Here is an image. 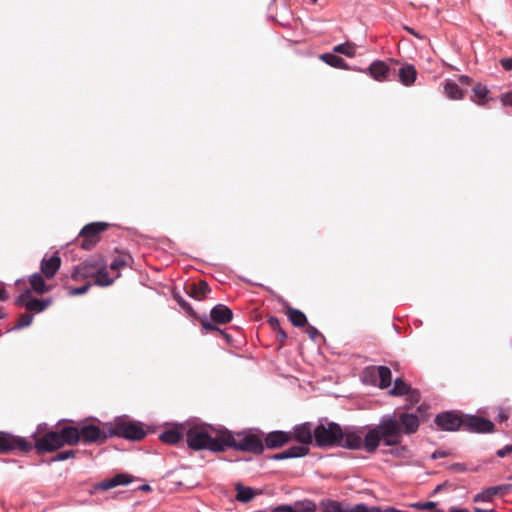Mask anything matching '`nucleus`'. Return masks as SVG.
<instances>
[{"instance_id":"1","label":"nucleus","mask_w":512,"mask_h":512,"mask_svg":"<svg viewBox=\"0 0 512 512\" xmlns=\"http://www.w3.org/2000/svg\"><path fill=\"white\" fill-rule=\"evenodd\" d=\"M314 440L318 447H342L351 450L362 448V430L342 429L335 422L320 423L314 428Z\"/></svg>"},{"instance_id":"2","label":"nucleus","mask_w":512,"mask_h":512,"mask_svg":"<svg viewBox=\"0 0 512 512\" xmlns=\"http://www.w3.org/2000/svg\"><path fill=\"white\" fill-rule=\"evenodd\" d=\"M362 448L368 453H374L383 442L386 446H396L402 442L401 427L396 417H387L378 425L369 429L366 435L362 436Z\"/></svg>"},{"instance_id":"3","label":"nucleus","mask_w":512,"mask_h":512,"mask_svg":"<svg viewBox=\"0 0 512 512\" xmlns=\"http://www.w3.org/2000/svg\"><path fill=\"white\" fill-rule=\"evenodd\" d=\"M223 429L214 430L206 426H193L186 432V442L193 450L207 449L212 452H223Z\"/></svg>"},{"instance_id":"4","label":"nucleus","mask_w":512,"mask_h":512,"mask_svg":"<svg viewBox=\"0 0 512 512\" xmlns=\"http://www.w3.org/2000/svg\"><path fill=\"white\" fill-rule=\"evenodd\" d=\"M222 444L223 451L227 448H233L253 454H261L264 451L262 439L251 432H239L233 434L232 432L223 429Z\"/></svg>"},{"instance_id":"5","label":"nucleus","mask_w":512,"mask_h":512,"mask_svg":"<svg viewBox=\"0 0 512 512\" xmlns=\"http://www.w3.org/2000/svg\"><path fill=\"white\" fill-rule=\"evenodd\" d=\"M105 427L109 429L110 437L117 436L131 441H140L146 436L143 426L127 417H118L113 422L105 423Z\"/></svg>"},{"instance_id":"6","label":"nucleus","mask_w":512,"mask_h":512,"mask_svg":"<svg viewBox=\"0 0 512 512\" xmlns=\"http://www.w3.org/2000/svg\"><path fill=\"white\" fill-rule=\"evenodd\" d=\"M109 224L106 222H92L85 225L80 233V246L84 250H91L100 240V234L107 230Z\"/></svg>"},{"instance_id":"7","label":"nucleus","mask_w":512,"mask_h":512,"mask_svg":"<svg viewBox=\"0 0 512 512\" xmlns=\"http://www.w3.org/2000/svg\"><path fill=\"white\" fill-rule=\"evenodd\" d=\"M80 429V440L85 444H103L108 438H110L109 429L103 424V428H100L94 423H82L79 424Z\"/></svg>"},{"instance_id":"8","label":"nucleus","mask_w":512,"mask_h":512,"mask_svg":"<svg viewBox=\"0 0 512 512\" xmlns=\"http://www.w3.org/2000/svg\"><path fill=\"white\" fill-rule=\"evenodd\" d=\"M34 447L38 454L53 452L62 448L61 438L58 431H49L42 436L34 435Z\"/></svg>"},{"instance_id":"9","label":"nucleus","mask_w":512,"mask_h":512,"mask_svg":"<svg viewBox=\"0 0 512 512\" xmlns=\"http://www.w3.org/2000/svg\"><path fill=\"white\" fill-rule=\"evenodd\" d=\"M33 445L23 437L0 431V453H7L13 450L28 452Z\"/></svg>"},{"instance_id":"10","label":"nucleus","mask_w":512,"mask_h":512,"mask_svg":"<svg viewBox=\"0 0 512 512\" xmlns=\"http://www.w3.org/2000/svg\"><path fill=\"white\" fill-rule=\"evenodd\" d=\"M434 422L442 430L457 431L463 429L464 415L454 411L442 412L436 416Z\"/></svg>"},{"instance_id":"11","label":"nucleus","mask_w":512,"mask_h":512,"mask_svg":"<svg viewBox=\"0 0 512 512\" xmlns=\"http://www.w3.org/2000/svg\"><path fill=\"white\" fill-rule=\"evenodd\" d=\"M494 424L488 419L474 415H464L463 430L476 433H490L494 431Z\"/></svg>"},{"instance_id":"12","label":"nucleus","mask_w":512,"mask_h":512,"mask_svg":"<svg viewBox=\"0 0 512 512\" xmlns=\"http://www.w3.org/2000/svg\"><path fill=\"white\" fill-rule=\"evenodd\" d=\"M16 304L24 306L28 311L39 313L50 306L51 299L33 298L31 292L26 290L16 299Z\"/></svg>"},{"instance_id":"13","label":"nucleus","mask_w":512,"mask_h":512,"mask_svg":"<svg viewBox=\"0 0 512 512\" xmlns=\"http://www.w3.org/2000/svg\"><path fill=\"white\" fill-rule=\"evenodd\" d=\"M96 272V261L86 260L73 268L71 279L76 282L84 281L93 278Z\"/></svg>"},{"instance_id":"14","label":"nucleus","mask_w":512,"mask_h":512,"mask_svg":"<svg viewBox=\"0 0 512 512\" xmlns=\"http://www.w3.org/2000/svg\"><path fill=\"white\" fill-rule=\"evenodd\" d=\"M512 490L511 484H502L498 486L489 487L486 490L474 496V502H491L495 496L507 495Z\"/></svg>"},{"instance_id":"15","label":"nucleus","mask_w":512,"mask_h":512,"mask_svg":"<svg viewBox=\"0 0 512 512\" xmlns=\"http://www.w3.org/2000/svg\"><path fill=\"white\" fill-rule=\"evenodd\" d=\"M314 428L310 422L297 425L293 428L291 433L292 439L301 443L304 446L311 444L314 440Z\"/></svg>"},{"instance_id":"16","label":"nucleus","mask_w":512,"mask_h":512,"mask_svg":"<svg viewBox=\"0 0 512 512\" xmlns=\"http://www.w3.org/2000/svg\"><path fill=\"white\" fill-rule=\"evenodd\" d=\"M398 420L400 427H401V435L403 434H414L420 425L419 418L416 414L413 413H406L402 412L399 413L398 417H396Z\"/></svg>"},{"instance_id":"17","label":"nucleus","mask_w":512,"mask_h":512,"mask_svg":"<svg viewBox=\"0 0 512 512\" xmlns=\"http://www.w3.org/2000/svg\"><path fill=\"white\" fill-rule=\"evenodd\" d=\"M292 440L291 433L284 431H273L265 437V445L269 449H277L283 447Z\"/></svg>"},{"instance_id":"18","label":"nucleus","mask_w":512,"mask_h":512,"mask_svg":"<svg viewBox=\"0 0 512 512\" xmlns=\"http://www.w3.org/2000/svg\"><path fill=\"white\" fill-rule=\"evenodd\" d=\"M61 266V258L57 253L51 257H44L40 264L41 274L47 279L53 278Z\"/></svg>"},{"instance_id":"19","label":"nucleus","mask_w":512,"mask_h":512,"mask_svg":"<svg viewBox=\"0 0 512 512\" xmlns=\"http://www.w3.org/2000/svg\"><path fill=\"white\" fill-rule=\"evenodd\" d=\"M59 436L61 438L62 447L64 445L74 446L77 445L80 440V429L78 426H64L60 429Z\"/></svg>"},{"instance_id":"20","label":"nucleus","mask_w":512,"mask_h":512,"mask_svg":"<svg viewBox=\"0 0 512 512\" xmlns=\"http://www.w3.org/2000/svg\"><path fill=\"white\" fill-rule=\"evenodd\" d=\"M132 481V477L129 474L120 473L112 477L111 479L103 480L97 483L94 487L102 491L112 489L119 485H127Z\"/></svg>"},{"instance_id":"21","label":"nucleus","mask_w":512,"mask_h":512,"mask_svg":"<svg viewBox=\"0 0 512 512\" xmlns=\"http://www.w3.org/2000/svg\"><path fill=\"white\" fill-rule=\"evenodd\" d=\"M370 76L376 81L383 82L389 79L390 68L384 61L376 60L368 68Z\"/></svg>"},{"instance_id":"22","label":"nucleus","mask_w":512,"mask_h":512,"mask_svg":"<svg viewBox=\"0 0 512 512\" xmlns=\"http://www.w3.org/2000/svg\"><path fill=\"white\" fill-rule=\"evenodd\" d=\"M211 319L217 324H227L231 322L233 313L230 308L223 304H218L210 312Z\"/></svg>"},{"instance_id":"23","label":"nucleus","mask_w":512,"mask_h":512,"mask_svg":"<svg viewBox=\"0 0 512 512\" xmlns=\"http://www.w3.org/2000/svg\"><path fill=\"white\" fill-rule=\"evenodd\" d=\"M97 272L94 275V284L101 287L110 286L116 278L119 277V273L114 278L109 277L108 272L104 264L96 261Z\"/></svg>"},{"instance_id":"24","label":"nucleus","mask_w":512,"mask_h":512,"mask_svg":"<svg viewBox=\"0 0 512 512\" xmlns=\"http://www.w3.org/2000/svg\"><path fill=\"white\" fill-rule=\"evenodd\" d=\"M187 294L195 300L201 301L210 292V287L205 281L191 283L186 287Z\"/></svg>"},{"instance_id":"25","label":"nucleus","mask_w":512,"mask_h":512,"mask_svg":"<svg viewBox=\"0 0 512 512\" xmlns=\"http://www.w3.org/2000/svg\"><path fill=\"white\" fill-rule=\"evenodd\" d=\"M308 453H309V448L307 446H304L302 444L295 445L281 453L275 454L273 456V459L284 460V459H289V458L303 457V456L307 455Z\"/></svg>"},{"instance_id":"26","label":"nucleus","mask_w":512,"mask_h":512,"mask_svg":"<svg viewBox=\"0 0 512 512\" xmlns=\"http://www.w3.org/2000/svg\"><path fill=\"white\" fill-rule=\"evenodd\" d=\"M399 80L405 86L412 85L417 77V70L412 64H406L399 69Z\"/></svg>"},{"instance_id":"27","label":"nucleus","mask_w":512,"mask_h":512,"mask_svg":"<svg viewBox=\"0 0 512 512\" xmlns=\"http://www.w3.org/2000/svg\"><path fill=\"white\" fill-rule=\"evenodd\" d=\"M285 314L288 317L289 321L295 326V327H304L307 323V317L306 315L293 307H287L285 310Z\"/></svg>"},{"instance_id":"28","label":"nucleus","mask_w":512,"mask_h":512,"mask_svg":"<svg viewBox=\"0 0 512 512\" xmlns=\"http://www.w3.org/2000/svg\"><path fill=\"white\" fill-rule=\"evenodd\" d=\"M29 283L32 290L37 294H44L49 292L51 289V287L45 283L43 276L39 273H34L31 275L29 278Z\"/></svg>"},{"instance_id":"29","label":"nucleus","mask_w":512,"mask_h":512,"mask_svg":"<svg viewBox=\"0 0 512 512\" xmlns=\"http://www.w3.org/2000/svg\"><path fill=\"white\" fill-rule=\"evenodd\" d=\"M322 501L323 500H321L319 503H321ZM291 506L295 512H316L318 507L322 510L320 504L317 505L314 501L310 499L296 501Z\"/></svg>"},{"instance_id":"30","label":"nucleus","mask_w":512,"mask_h":512,"mask_svg":"<svg viewBox=\"0 0 512 512\" xmlns=\"http://www.w3.org/2000/svg\"><path fill=\"white\" fill-rule=\"evenodd\" d=\"M378 374V387L386 389L391 385L392 374L391 370L386 366H377Z\"/></svg>"},{"instance_id":"31","label":"nucleus","mask_w":512,"mask_h":512,"mask_svg":"<svg viewBox=\"0 0 512 512\" xmlns=\"http://www.w3.org/2000/svg\"><path fill=\"white\" fill-rule=\"evenodd\" d=\"M320 59L326 64L338 68V69H348L347 63L341 57L333 54V53H324L320 55Z\"/></svg>"},{"instance_id":"32","label":"nucleus","mask_w":512,"mask_h":512,"mask_svg":"<svg viewBox=\"0 0 512 512\" xmlns=\"http://www.w3.org/2000/svg\"><path fill=\"white\" fill-rule=\"evenodd\" d=\"M159 439L167 444H177L182 439V434L177 429H169L159 435Z\"/></svg>"},{"instance_id":"33","label":"nucleus","mask_w":512,"mask_h":512,"mask_svg":"<svg viewBox=\"0 0 512 512\" xmlns=\"http://www.w3.org/2000/svg\"><path fill=\"white\" fill-rule=\"evenodd\" d=\"M445 94L452 100H459L463 98V91L455 82L448 81L444 86Z\"/></svg>"},{"instance_id":"34","label":"nucleus","mask_w":512,"mask_h":512,"mask_svg":"<svg viewBox=\"0 0 512 512\" xmlns=\"http://www.w3.org/2000/svg\"><path fill=\"white\" fill-rule=\"evenodd\" d=\"M236 491H237L236 499L239 502L247 503V502L251 501L255 496V492L252 488L245 487L241 484L236 485Z\"/></svg>"},{"instance_id":"35","label":"nucleus","mask_w":512,"mask_h":512,"mask_svg":"<svg viewBox=\"0 0 512 512\" xmlns=\"http://www.w3.org/2000/svg\"><path fill=\"white\" fill-rule=\"evenodd\" d=\"M411 391L410 385H408L401 378H396L394 381V387L390 391L393 396H403L409 394Z\"/></svg>"},{"instance_id":"36","label":"nucleus","mask_w":512,"mask_h":512,"mask_svg":"<svg viewBox=\"0 0 512 512\" xmlns=\"http://www.w3.org/2000/svg\"><path fill=\"white\" fill-rule=\"evenodd\" d=\"M333 52L343 54L347 57H354L356 54V45L351 42L339 44L334 46Z\"/></svg>"},{"instance_id":"37","label":"nucleus","mask_w":512,"mask_h":512,"mask_svg":"<svg viewBox=\"0 0 512 512\" xmlns=\"http://www.w3.org/2000/svg\"><path fill=\"white\" fill-rule=\"evenodd\" d=\"M132 259L129 255H121L116 257L110 264V269L113 271H119L122 268L128 267Z\"/></svg>"},{"instance_id":"38","label":"nucleus","mask_w":512,"mask_h":512,"mask_svg":"<svg viewBox=\"0 0 512 512\" xmlns=\"http://www.w3.org/2000/svg\"><path fill=\"white\" fill-rule=\"evenodd\" d=\"M377 366H368L363 371V380L366 383L378 385Z\"/></svg>"},{"instance_id":"39","label":"nucleus","mask_w":512,"mask_h":512,"mask_svg":"<svg viewBox=\"0 0 512 512\" xmlns=\"http://www.w3.org/2000/svg\"><path fill=\"white\" fill-rule=\"evenodd\" d=\"M473 92L475 94V97L477 98L475 102L479 105L484 104L486 97L489 93L487 87L482 85L481 83H478L474 86Z\"/></svg>"},{"instance_id":"40","label":"nucleus","mask_w":512,"mask_h":512,"mask_svg":"<svg viewBox=\"0 0 512 512\" xmlns=\"http://www.w3.org/2000/svg\"><path fill=\"white\" fill-rule=\"evenodd\" d=\"M438 506L437 502L434 501H420L416 503L410 504L411 508L417 509V510H435Z\"/></svg>"},{"instance_id":"41","label":"nucleus","mask_w":512,"mask_h":512,"mask_svg":"<svg viewBox=\"0 0 512 512\" xmlns=\"http://www.w3.org/2000/svg\"><path fill=\"white\" fill-rule=\"evenodd\" d=\"M92 283L90 281H87L83 286L81 287H68V295L70 296H78L83 295L89 291L91 288Z\"/></svg>"},{"instance_id":"42","label":"nucleus","mask_w":512,"mask_h":512,"mask_svg":"<svg viewBox=\"0 0 512 512\" xmlns=\"http://www.w3.org/2000/svg\"><path fill=\"white\" fill-rule=\"evenodd\" d=\"M174 299L177 301V303L182 307L183 310H185L190 316L195 315V311L191 307V305L184 300V298L177 292L173 293Z\"/></svg>"},{"instance_id":"43","label":"nucleus","mask_w":512,"mask_h":512,"mask_svg":"<svg viewBox=\"0 0 512 512\" xmlns=\"http://www.w3.org/2000/svg\"><path fill=\"white\" fill-rule=\"evenodd\" d=\"M32 320L33 316L31 314L23 313L19 316L17 324L15 325L14 328L21 329L27 327L32 323Z\"/></svg>"},{"instance_id":"44","label":"nucleus","mask_w":512,"mask_h":512,"mask_svg":"<svg viewBox=\"0 0 512 512\" xmlns=\"http://www.w3.org/2000/svg\"><path fill=\"white\" fill-rule=\"evenodd\" d=\"M200 323H201V326H202V329L205 330V331H219L221 334H223L227 340H229V336L227 334H225L223 331H221L220 329H218L212 322H210L207 317H203L200 319Z\"/></svg>"},{"instance_id":"45","label":"nucleus","mask_w":512,"mask_h":512,"mask_svg":"<svg viewBox=\"0 0 512 512\" xmlns=\"http://www.w3.org/2000/svg\"><path fill=\"white\" fill-rule=\"evenodd\" d=\"M77 453V450H65V451H61L59 453H57L53 458H52V461H64V460H67L69 458H73L75 457Z\"/></svg>"},{"instance_id":"46","label":"nucleus","mask_w":512,"mask_h":512,"mask_svg":"<svg viewBox=\"0 0 512 512\" xmlns=\"http://www.w3.org/2000/svg\"><path fill=\"white\" fill-rule=\"evenodd\" d=\"M267 322L270 328L275 332H278L282 329L278 318L274 316L269 317Z\"/></svg>"},{"instance_id":"47","label":"nucleus","mask_w":512,"mask_h":512,"mask_svg":"<svg viewBox=\"0 0 512 512\" xmlns=\"http://www.w3.org/2000/svg\"><path fill=\"white\" fill-rule=\"evenodd\" d=\"M270 512H295L291 505H279L271 509Z\"/></svg>"},{"instance_id":"48","label":"nucleus","mask_w":512,"mask_h":512,"mask_svg":"<svg viewBox=\"0 0 512 512\" xmlns=\"http://www.w3.org/2000/svg\"><path fill=\"white\" fill-rule=\"evenodd\" d=\"M306 332L308 333L309 337L312 340H315L318 336H320L319 331L314 326L311 325H307Z\"/></svg>"},{"instance_id":"49","label":"nucleus","mask_w":512,"mask_h":512,"mask_svg":"<svg viewBox=\"0 0 512 512\" xmlns=\"http://www.w3.org/2000/svg\"><path fill=\"white\" fill-rule=\"evenodd\" d=\"M501 102L504 106H512V92L503 94L501 96Z\"/></svg>"},{"instance_id":"50","label":"nucleus","mask_w":512,"mask_h":512,"mask_svg":"<svg viewBox=\"0 0 512 512\" xmlns=\"http://www.w3.org/2000/svg\"><path fill=\"white\" fill-rule=\"evenodd\" d=\"M512 453V445H506L505 447H503L502 449H499L497 451V456L498 457H505L506 455Z\"/></svg>"},{"instance_id":"51","label":"nucleus","mask_w":512,"mask_h":512,"mask_svg":"<svg viewBox=\"0 0 512 512\" xmlns=\"http://www.w3.org/2000/svg\"><path fill=\"white\" fill-rule=\"evenodd\" d=\"M501 66L506 70H512V58H503L500 60Z\"/></svg>"},{"instance_id":"52","label":"nucleus","mask_w":512,"mask_h":512,"mask_svg":"<svg viewBox=\"0 0 512 512\" xmlns=\"http://www.w3.org/2000/svg\"><path fill=\"white\" fill-rule=\"evenodd\" d=\"M450 455V452H447V451H442V450H437L435 451L433 454H432V458L433 459H438V458H444V457H448Z\"/></svg>"},{"instance_id":"53","label":"nucleus","mask_w":512,"mask_h":512,"mask_svg":"<svg viewBox=\"0 0 512 512\" xmlns=\"http://www.w3.org/2000/svg\"><path fill=\"white\" fill-rule=\"evenodd\" d=\"M276 338L281 344H283L287 339V334L283 329H281L280 331L276 332Z\"/></svg>"},{"instance_id":"54","label":"nucleus","mask_w":512,"mask_h":512,"mask_svg":"<svg viewBox=\"0 0 512 512\" xmlns=\"http://www.w3.org/2000/svg\"><path fill=\"white\" fill-rule=\"evenodd\" d=\"M408 395H409V398H410L411 402L417 403L419 401L420 395H419L418 391L411 389V391H410V393Z\"/></svg>"},{"instance_id":"55","label":"nucleus","mask_w":512,"mask_h":512,"mask_svg":"<svg viewBox=\"0 0 512 512\" xmlns=\"http://www.w3.org/2000/svg\"><path fill=\"white\" fill-rule=\"evenodd\" d=\"M451 468H452L453 470H456V471H459V472H464V471H466V467H465V465H464V464H462V463H455V464H453V465L451 466Z\"/></svg>"},{"instance_id":"56","label":"nucleus","mask_w":512,"mask_h":512,"mask_svg":"<svg viewBox=\"0 0 512 512\" xmlns=\"http://www.w3.org/2000/svg\"><path fill=\"white\" fill-rule=\"evenodd\" d=\"M8 299V293L4 288H0V300L6 301Z\"/></svg>"},{"instance_id":"57","label":"nucleus","mask_w":512,"mask_h":512,"mask_svg":"<svg viewBox=\"0 0 512 512\" xmlns=\"http://www.w3.org/2000/svg\"><path fill=\"white\" fill-rule=\"evenodd\" d=\"M459 81L462 84L469 85L471 83V78H469L468 76L462 75V76H460Z\"/></svg>"},{"instance_id":"58","label":"nucleus","mask_w":512,"mask_h":512,"mask_svg":"<svg viewBox=\"0 0 512 512\" xmlns=\"http://www.w3.org/2000/svg\"><path fill=\"white\" fill-rule=\"evenodd\" d=\"M448 512H469V510L465 508L451 507Z\"/></svg>"},{"instance_id":"59","label":"nucleus","mask_w":512,"mask_h":512,"mask_svg":"<svg viewBox=\"0 0 512 512\" xmlns=\"http://www.w3.org/2000/svg\"><path fill=\"white\" fill-rule=\"evenodd\" d=\"M443 488V485H437L435 489L432 491L431 496L436 495L438 492H440Z\"/></svg>"},{"instance_id":"60","label":"nucleus","mask_w":512,"mask_h":512,"mask_svg":"<svg viewBox=\"0 0 512 512\" xmlns=\"http://www.w3.org/2000/svg\"><path fill=\"white\" fill-rule=\"evenodd\" d=\"M141 490L143 491H149L151 490L150 486L148 484H144L140 487Z\"/></svg>"},{"instance_id":"61","label":"nucleus","mask_w":512,"mask_h":512,"mask_svg":"<svg viewBox=\"0 0 512 512\" xmlns=\"http://www.w3.org/2000/svg\"><path fill=\"white\" fill-rule=\"evenodd\" d=\"M406 29H407V31H408L409 33H411V34H413V35H415V36H418V35L415 33L414 29H412V28H408V27H407Z\"/></svg>"},{"instance_id":"62","label":"nucleus","mask_w":512,"mask_h":512,"mask_svg":"<svg viewBox=\"0 0 512 512\" xmlns=\"http://www.w3.org/2000/svg\"><path fill=\"white\" fill-rule=\"evenodd\" d=\"M474 512H486V510L478 508V507H475L474 508Z\"/></svg>"},{"instance_id":"63","label":"nucleus","mask_w":512,"mask_h":512,"mask_svg":"<svg viewBox=\"0 0 512 512\" xmlns=\"http://www.w3.org/2000/svg\"><path fill=\"white\" fill-rule=\"evenodd\" d=\"M5 318V314L2 312V309L0 308V319Z\"/></svg>"},{"instance_id":"64","label":"nucleus","mask_w":512,"mask_h":512,"mask_svg":"<svg viewBox=\"0 0 512 512\" xmlns=\"http://www.w3.org/2000/svg\"><path fill=\"white\" fill-rule=\"evenodd\" d=\"M500 419H501V420H505V419H507V416H505V415H500Z\"/></svg>"}]
</instances>
